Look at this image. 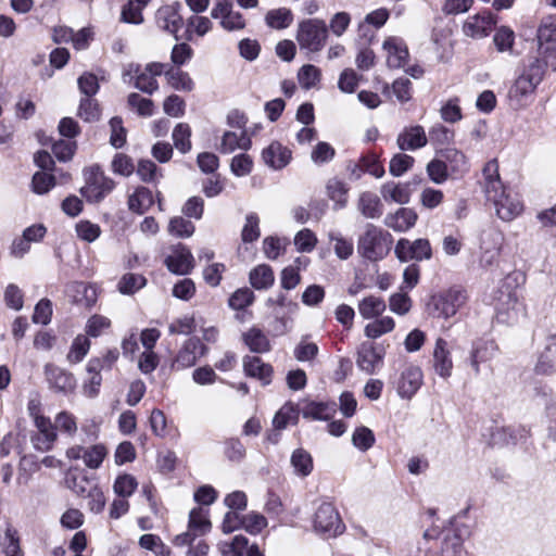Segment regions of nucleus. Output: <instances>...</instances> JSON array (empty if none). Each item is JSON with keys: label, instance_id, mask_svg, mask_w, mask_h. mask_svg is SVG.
<instances>
[{"label": "nucleus", "instance_id": "14", "mask_svg": "<svg viewBox=\"0 0 556 556\" xmlns=\"http://www.w3.org/2000/svg\"><path fill=\"white\" fill-rule=\"evenodd\" d=\"M207 348L200 342L198 338H190L180 348L175 359L173 361L172 368L182 370L192 367L198 358L204 356Z\"/></svg>", "mask_w": 556, "mask_h": 556}, {"label": "nucleus", "instance_id": "45", "mask_svg": "<svg viewBox=\"0 0 556 556\" xmlns=\"http://www.w3.org/2000/svg\"><path fill=\"white\" fill-rule=\"evenodd\" d=\"M194 225L181 216L172 217L167 226L168 233L177 238H189L194 233Z\"/></svg>", "mask_w": 556, "mask_h": 556}, {"label": "nucleus", "instance_id": "42", "mask_svg": "<svg viewBox=\"0 0 556 556\" xmlns=\"http://www.w3.org/2000/svg\"><path fill=\"white\" fill-rule=\"evenodd\" d=\"M458 97L446 100L440 108V116L445 123L455 124L463 119V112Z\"/></svg>", "mask_w": 556, "mask_h": 556}, {"label": "nucleus", "instance_id": "26", "mask_svg": "<svg viewBox=\"0 0 556 556\" xmlns=\"http://www.w3.org/2000/svg\"><path fill=\"white\" fill-rule=\"evenodd\" d=\"M483 189L486 197L497 192L505 186L503 185L498 170V162L496 159L490 160L482 168Z\"/></svg>", "mask_w": 556, "mask_h": 556}, {"label": "nucleus", "instance_id": "61", "mask_svg": "<svg viewBox=\"0 0 556 556\" xmlns=\"http://www.w3.org/2000/svg\"><path fill=\"white\" fill-rule=\"evenodd\" d=\"M291 464L294 470L301 476H307L313 469V460L311 455L304 450H296L291 456Z\"/></svg>", "mask_w": 556, "mask_h": 556}, {"label": "nucleus", "instance_id": "32", "mask_svg": "<svg viewBox=\"0 0 556 556\" xmlns=\"http://www.w3.org/2000/svg\"><path fill=\"white\" fill-rule=\"evenodd\" d=\"M242 338L247 346L254 353H265L270 350L267 336L257 327L250 328Z\"/></svg>", "mask_w": 556, "mask_h": 556}, {"label": "nucleus", "instance_id": "51", "mask_svg": "<svg viewBox=\"0 0 556 556\" xmlns=\"http://www.w3.org/2000/svg\"><path fill=\"white\" fill-rule=\"evenodd\" d=\"M329 240L332 243L336 255L340 260H346L353 254L354 245L352 240L344 238L341 233L330 232Z\"/></svg>", "mask_w": 556, "mask_h": 556}, {"label": "nucleus", "instance_id": "60", "mask_svg": "<svg viewBox=\"0 0 556 556\" xmlns=\"http://www.w3.org/2000/svg\"><path fill=\"white\" fill-rule=\"evenodd\" d=\"M414 161V157L408 154L397 153L390 161L389 172L394 177H401L410 169Z\"/></svg>", "mask_w": 556, "mask_h": 556}, {"label": "nucleus", "instance_id": "4", "mask_svg": "<svg viewBox=\"0 0 556 556\" xmlns=\"http://www.w3.org/2000/svg\"><path fill=\"white\" fill-rule=\"evenodd\" d=\"M392 237L381 228L368 224L358 240V251L368 260L383 258L390 251Z\"/></svg>", "mask_w": 556, "mask_h": 556}, {"label": "nucleus", "instance_id": "29", "mask_svg": "<svg viewBox=\"0 0 556 556\" xmlns=\"http://www.w3.org/2000/svg\"><path fill=\"white\" fill-rule=\"evenodd\" d=\"M243 368L248 376L260 379L264 384L270 382L271 367L268 364H265L260 357H244Z\"/></svg>", "mask_w": 556, "mask_h": 556}, {"label": "nucleus", "instance_id": "36", "mask_svg": "<svg viewBox=\"0 0 556 556\" xmlns=\"http://www.w3.org/2000/svg\"><path fill=\"white\" fill-rule=\"evenodd\" d=\"M384 311V301L375 295L366 296L358 303V313L365 319L379 317Z\"/></svg>", "mask_w": 556, "mask_h": 556}, {"label": "nucleus", "instance_id": "55", "mask_svg": "<svg viewBox=\"0 0 556 556\" xmlns=\"http://www.w3.org/2000/svg\"><path fill=\"white\" fill-rule=\"evenodd\" d=\"M444 201V193L442 190L432 187H426L419 194V202L422 207L427 210H434L439 207Z\"/></svg>", "mask_w": 556, "mask_h": 556}, {"label": "nucleus", "instance_id": "28", "mask_svg": "<svg viewBox=\"0 0 556 556\" xmlns=\"http://www.w3.org/2000/svg\"><path fill=\"white\" fill-rule=\"evenodd\" d=\"M102 368L101 359L92 358L87 365V371L89 374L88 379L83 384V392L88 397H94L99 393V389L102 382L100 370Z\"/></svg>", "mask_w": 556, "mask_h": 556}, {"label": "nucleus", "instance_id": "57", "mask_svg": "<svg viewBox=\"0 0 556 556\" xmlns=\"http://www.w3.org/2000/svg\"><path fill=\"white\" fill-rule=\"evenodd\" d=\"M352 443L357 450L365 452L375 443L372 431L364 426L357 427L352 434Z\"/></svg>", "mask_w": 556, "mask_h": 556}, {"label": "nucleus", "instance_id": "6", "mask_svg": "<svg viewBox=\"0 0 556 556\" xmlns=\"http://www.w3.org/2000/svg\"><path fill=\"white\" fill-rule=\"evenodd\" d=\"M394 253L402 263L428 261L432 257V247L430 241L425 238L415 240L401 238L395 244Z\"/></svg>", "mask_w": 556, "mask_h": 556}, {"label": "nucleus", "instance_id": "50", "mask_svg": "<svg viewBox=\"0 0 556 556\" xmlns=\"http://www.w3.org/2000/svg\"><path fill=\"white\" fill-rule=\"evenodd\" d=\"M443 160L452 174H459L467 170V159L464 153L456 149H447L442 153Z\"/></svg>", "mask_w": 556, "mask_h": 556}, {"label": "nucleus", "instance_id": "20", "mask_svg": "<svg viewBox=\"0 0 556 556\" xmlns=\"http://www.w3.org/2000/svg\"><path fill=\"white\" fill-rule=\"evenodd\" d=\"M382 49L386 52L387 64L392 68L403 67L408 59V50L402 38L388 37L382 43Z\"/></svg>", "mask_w": 556, "mask_h": 556}, {"label": "nucleus", "instance_id": "1", "mask_svg": "<svg viewBox=\"0 0 556 556\" xmlns=\"http://www.w3.org/2000/svg\"><path fill=\"white\" fill-rule=\"evenodd\" d=\"M544 76V65L541 59L533 58L525 66L508 91L509 103L514 109L527 106L533 98L536 87Z\"/></svg>", "mask_w": 556, "mask_h": 556}, {"label": "nucleus", "instance_id": "3", "mask_svg": "<svg viewBox=\"0 0 556 556\" xmlns=\"http://www.w3.org/2000/svg\"><path fill=\"white\" fill-rule=\"evenodd\" d=\"M296 41L301 50L319 52L328 39V28L325 21L308 18L299 23Z\"/></svg>", "mask_w": 556, "mask_h": 556}, {"label": "nucleus", "instance_id": "16", "mask_svg": "<svg viewBox=\"0 0 556 556\" xmlns=\"http://www.w3.org/2000/svg\"><path fill=\"white\" fill-rule=\"evenodd\" d=\"M165 264L173 274L187 275L193 268L194 258L187 247L176 244L170 248Z\"/></svg>", "mask_w": 556, "mask_h": 556}, {"label": "nucleus", "instance_id": "64", "mask_svg": "<svg viewBox=\"0 0 556 556\" xmlns=\"http://www.w3.org/2000/svg\"><path fill=\"white\" fill-rule=\"evenodd\" d=\"M1 547L4 556H23L16 531L11 528L5 530L4 538L1 541Z\"/></svg>", "mask_w": 556, "mask_h": 556}, {"label": "nucleus", "instance_id": "5", "mask_svg": "<svg viewBox=\"0 0 556 556\" xmlns=\"http://www.w3.org/2000/svg\"><path fill=\"white\" fill-rule=\"evenodd\" d=\"M486 198L493 203L497 217L503 222L516 219L525 210L523 202L519 194L507 187L489 194Z\"/></svg>", "mask_w": 556, "mask_h": 556}, {"label": "nucleus", "instance_id": "8", "mask_svg": "<svg viewBox=\"0 0 556 556\" xmlns=\"http://www.w3.org/2000/svg\"><path fill=\"white\" fill-rule=\"evenodd\" d=\"M538 51L545 66L556 70V23H543L536 31Z\"/></svg>", "mask_w": 556, "mask_h": 556}, {"label": "nucleus", "instance_id": "2", "mask_svg": "<svg viewBox=\"0 0 556 556\" xmlns=\"http://www.w3.org/2000/svg\"><path fill=\"white\" fill-rule=\"evenodd\" d=\"M312 527L316 534L327 539L338 538L345 531V523L334 504L329 501L315 503Z\"/></svg>", "mask_w": 556, "mask_h": 556}, {"label": "nucleus", "instance_id": "35", "mask_svg": "<svg viewBox=\"0 0 556 556\" xmlns=\"http://www.w3.org/2000/svg\"><path fill=\"white\" fill-rule=\"evenodd\" d=\"M327 195L334 202V210L345 207L348 203V187L345 184L337 178H331L326 185Z\"/></svg>", "mask_w": 556, "mask_h": 556}, {"label": "nucleus", "instance_id": "18", "mask_svg": "<svg viewBox=\"0 0 556 556\" xmlns=\"http://www.w3.org/2000/svg\"><path fill=\"white\" fill-rule=\"evenodd\" d=\"M46 377L51 389L60 393H71L76 388L75 377L63 368L52 364L46 365Z\"/></svg>", "mask_w": 556, "mask_h": 556}, {"label": "nucleus", "instance_id": "63", "mask_svg": "<svg viewBox=\"0 0 556 556\" xmlns=\"http://www.w3.org/2000/svg\"><path fill=\"white\" fill-rule=\"evenodd\" d=\"M248 539L243 535H236L231 542H224L219 545L223 556H242L248 547Z\"/></svg>", "mask_w": 556, "mask_h": 556}, {"label": "nucleus", "instance_id": "38", "mask_svg": "<svg viewBox=\"0 0 556 556\" xmlns=\"http://www.w3.org/2000/svg\"><path fill=\"white\" fill-rule=\"evenodd\" d=\"M274 281V271L268 265H258L250 273V282L257 290L270 288Z\"/></svg>", "mask_w": 556, "mask_h": 556}, {"label": "nucleus", "instance_id": "24", "mask_svg": "<svg viewBox=\"0 0 556 556\" xmlns=\"http://www.w3.org/2000/svg\"><path fill=\"white\" fill-rule=\"evenodd\" d=\"M433 369L440 377L446 379L452 375L453 361L447 342L439 338L433 350Z\"/></svg>", "mask_w": 556, "mask_h": 556}, {"label": "nucleus", "instance_id": "23", "mask_svg": "<svg viewBox=\"0 0 556 556\" xmlns=\"http://www.w3.org/2000/svg\"><path fill=\"white\" fill-rule=\"evenodd\" d=\"M155 18L157 26L172 35H175L182 26L178 3L161 7Z\"/></svg>", "mask_w": 556, "mask_h": 556}, {"label": "nucleus", "instance_id": "46", "mask_svg": "<svg viewBox=\"0 0 556 556\" xmlns=\"http://www.w3.org/2000/svg\"><path fill=\"white\" fill-rule=\"evenodd\" d=\"M321 72L313 64L303 65L298 72V80L303 89H311L320 81Z\"/></svg>", "mask_w": 556, "mask_h": 556}, {"label": "nucleus", "instance_id": "25", "mask_svg": "<svg viewBox=\"0 0 556 556\" xmlns=\"http://www.w3.org/2000/svg\"><path fill=\"white\" fill-rule=\"evenodd\" d=\"M252 146L251 138L245 129L225 131L220 139L219 151L224 154H230L236 150H249Z\"/></svg>", "mask_w": 556, "mask_h": 556}, {"label": "nucleus", "instance_id": "56", "mask_svg": "<svg viewBox=\"0 0 556 556\" xmlns=\"http://www.w3.org/2000/svg\"><path fill=\"white\" fill-rule=\"evenodd\" d=\"M191 129L188 124L179 123L173 131V140L177 150L186 153L191 149Z\"/></svg>", "mask_w": 556, "mask_h": 556}, {"label": "nucleus", "instance_id": "54", "mask_svg": "<svg viewBox=\"0 0 556 556\" xmlns=\"http://www.w3.org/2000/svg\"><path fill=\"white\" fill-rule=\"evenodd\" d=\"M146 278L139 274H126L118 282V290L123 294H134L146 286Z\"/></svg>", "mask_w": 556, "mask_h": 556}, {"label": "nucleus", "instance_id": "43", "mask_svg": "<svg viewBox=\"0 0 556 556\" xmlns=\"http://www.w3.org/2000/svg\"><path fill=\"white\" fill-rule=\"evenodd\" d=\"M166 79L168 85L178 91H192L194 83L188 73L180 70H172L166 73Z\"/></svg>", "mask_w": 556, "mask_h": 556}, {"label": "nucleus", "instance_id": "58", "mask_svg": "<svg viewBox=\"0 0 556 556\" xmlns=\"http://www.w3.org/2000/svg\"><path fill=\"white\" fill-rule=\"evenodd\" d=\"M111 327L110 318L94 314L86 323L85 331L87 336L97 338L103 334Z\"/></svg>", "mask_w": 556, "mask_h": 556}, {"label": "nucleus", "instance_id": "47", "mask_svg": "<svg viewBox=\"0 0 556 556\" xmlns=\"http://www.w3.org/2000/svg\"><path fill=\"white\" fill-rule=\"evenodd\" d=\"M427 175L430 178V180L437 185L444 184L448 176L450 170L446 162L441 159H433L427 164L426 167Z\"/></svg>", "mask_w": 556, "mask_h": 556}, {"label": "nucleus", "instance_id": "37", "mask_svg": "<svg viewBox=\"0 0 556 556\" xmlns=\"http://www.w3.org/2000/svg\"><path fill=\"white\" fill-rule=\"evenodd\" d=\"M336 413L333 405L319 402H309L302 408V415L304 418L315 420H327L331 418Z\"/></svg>", "mask_w": 556, "mask_h": 556}, {"label": "nucleus", "instance_id": "52", "mask_svg": "<svg viewBox=\"0 0 556 556\" xmlns=\"http://www.w3.org/2000/svg\"><path fill=\"white\" fill-rule=\"evenodd\" d=\"M90 349V341L88 337L84 334H78L70 349L67 354V359L70 363L76 364L79 363L88 353Z\"/></svg>", "mask_w": 556, "mask_h": 556}, {"label": "nucleus", "instance_id": "19", "mask_svg": "<svg viewBox=\"0 0 556 556\" xmlns=\"http://www.w3.org/2000/svg\"><path fill=\"white\" fill-rule=\"evenodd\" d=\"M262 160L274 170L285 168L292 160L291 150L278 141H273L262 151Z\"/></svg>", "mask_w": 556, "mask_h": 556}, {"label": "nucleus", "instance_id": "7", "mask_svg": "<svg viewBox=\"0 0 556 556\" xmlns=\"http://www.w3.org/2000/svg\"><path fill=\"white\" fill-rule=\"evenodd\" d=\"M85 177L86 185L81 188V194L90 202L101 201L114 188L113 180L97 166L88 168Z\"/></svg>", "mask_w": 556, "mask_h": 556}, {"label": "nucleus", "instance_id": "59", "mask_svg": "<svg viewBox=\"0 0 556 556\" xmlns=\"http://www.w3.org/2000/svg\"><path fill=\"white\" fill-rule=\"evenodd\" d=\"M490 357L491 353L488 343H477L473 345L469 355V364L476 375L480 372V364L488 362Z\"/></svg>", "mask_w": 556, "mask_h": 556}, {"label": "nucleus", "instance_id": "40", "mask_svg": "<svg viewBox=\"0 0 556 556\" xmlns=\"http://www.w3.org/2000/svg\"><path fill=\"white\" fill-rule=\"evenodd\" d=\"M441 556H465L463 541L455 530L448 529L445 531Z\"/></svg>", "mask_w": 556, "mask_h": 556}, {"label": "nucleus", "instance_id": "49", "mask_svg": "<svg viewBox=\"0 0 556 556\" xmlns=\"http://www.w3.org/2000/svg\"><path fill=\"white\" fill-rule=\"evenodd\" d=\"M152 194L147 188H138L129 195L128 206L135 212L141 214L152 204Z\"/></svg>", "mask_w": 556, "mask_h": 556}, {"label": "nucleus", "instance_id": "48", "mask_svg": "<svg viewBox=\"0 0 556 556\" xmlns=\"http://www.w3.org/2000/svg\"><path fill=\"white\" fill-rule=\"evenodd\" d=\"M299 413L291 403L285 404L275 415L273 425L276 429H285L289 425L296 424Z\"/></svg>", "mask_w": 556, "mask_h": 556}, {"label": "nucleus", "instance_id": "12", "mask_svg": "<svg viewBox=\"0 0 556 556\" xmlns=\"http://www.w3.org/2000/svg\"><path fill=\"white\" fill-rule=\"evenodd\" d=\"M106 455L108 448L101 443L88 447L73 445L65 451V456L68 460L83 459L85 466L89 469H98Z\"/></svg>", "mask_w": 556, "mask_h": 556}, {"label": "nucleus", "instance_id": "21", "mask_svg": "<svg viewBox=\"0 0 556 556\" xmlns=\"http://www.w3.org/2000/svg\"><path fill=\"white\" fill-rule=\"evenodd\" d=\"M418 220V214L414 208L401 207L387 214L384 225L395 232H407Z\"/></svg>", "mask_w": 556, "mask_h": 556}, {"label": "nucleus", "instance_id": "39", "mask_svg": "<svg viewBox=\"0 0 556 556\" xmlns=\"http://www.w3.org/2000/svg\"><path fill=\"white\" fill-rule=\"evenodd\" d=\"M493 43L500 53L514 52L515 33L508 26H501L493 36Z\"/></svg>", "mask_w": 556, "mask_h": 556}, {"label": "nucleus", "instance_id": "34", "mask_svg": "<svg viewBox=\"0 0 556 556\" xmlns=\"http://www.w3.org/2000/svg\"><path fill=\"white\" fill-rule=\"evenodd\" d=\"M358 210L366 218H378L382 214L381 202L377 194L363 192L358 199Z\"/></svg>", "mask_w": 556, "mask_h": 556}, {"label": "nucleus", "instance_id": "27", "mask_svg": "<svg viewBox=\"0 0 556 556\" xmlns=\"http://www.w3.org/2000/svg\"><path fill=\"white\" fill-rule=\"evenodd\" d=\"M536 370L541 374L556 370V334L546 338L544 350L536 364Z\"/></svg>", "mask_w": 556, "mask_h": 556}, {"label": "nucleus", "instance_id": "15", "mask_svg": "<svg viewBox=\"0 0 556 556\" xmlns=\"http://www.w3.org/2000/svg\"><path fill=\"white\" fill-rule=\"evenodd\" d=\"M466 302L467 295L462 290H448L433 299L434 308L443 318L454 316Z\"/></svg>", "mask_w": 556, "mask_h": 556}, {"label": "nucleus", "instance_id": "17", "mask_svg": "<svg viewBox=\"0 0 556 556\" xmlns=\"http://www.w3.org/2000/svg\"><path fill=\"white\" fill-rule=\"evenodd\" d=\"M428 138L420 125H410L402 129L396 137V144L401 151H415L426 147Z\"/></svg>", "mask_w": 556, "mask_h": 556}, {"label": "nucleus", "instance_id": "22", "mask_svg": "<svg viewBox=\"0 0 556 556\" xmlns=\"http://www.w3.org/2000/svg\"><path fill=\"white\" fill-rule=\"evenodd\" d=\"M66 296L73 302L86 307L94 305L98 299L97 289L85 282L74 281L65 288Z\"/></svg>", "mask_w": 556, "mask_h": 556}, {"label": "nucleus", "instance_id": "31", "mask_svg": "<svg viewBox=\"0 0 556 556\" xmlns=\"http://www.w3.org/2000/svg\"><path fill=\"white\" fill-rule=\"evenodd\" d=\"M381 194L386 201L397 204H406L410 200V190L405 184L387 182L381 188Z\"/></svg>", "mask_w": 556, "mask_h": 556}, {"label": "nucleus", "instance_id": "44", "mask_svg": "<svg viewBox=\"0 0 556 556\" xmlns=\"http://www.w3.org/2000/svg\"><path fill=\"white\" fill-rule=\"evenodd\" d=\"M63 465L62 460L58 459L55 456L47 455L42 457L40 460H37L34 456H24L21 459V467L24 470L37 471L41 468V466L46 468H61Z\"/></svg>", "mask_w": 556, "mask_h": 556}, {"label": "nucleus", "instance_id": "11", "mask_svg": "<svg viewBox=\"0 0 556 556\" xmlns=\"http://www.w3.org/2000/svg\"><path fill=\"white\" fill-rule=\"evenodd\" d=\"M424 383V374L420 367L407 365L400 372L395 381L397 395L403 400H410Z\"/></svg>", "mask_w": 556, "mask_h": 556}, {"label": "nucleus", "instance_id": "9", "mask_svg": "<svg viewBox=\"0 0 556 556\" xmlns=\"http://www.w3.org/2000/svg\"><path fill=\"white\" fill-rule=\"evenodd\" d=\"M384 355L386 348L382 344L363 342L357 350L356 365L362 371L372 375L381 368Z\"/></svg>", "mask_w": 556, "mask_h": 556}, {"label": "nucleus", "instance_id": "30", "mask_svg": "<svg viewBox=\"0 0 556 556\" xmlns=\"http://www.w3.org/2000/svg\"><path fill=\"white\" fill-rule=\"evenodd\" d=\"M293 21L294 16L292 11L285 7L269 10L265 14L266 25L277 30L288 28L293 23Z\"/></svg>", "mask_w": 556, "mask_h": 556}, {"label": "nucleus", "instance_id": "10", "mask_svg": "<svg viewBox=\"0 0 556 556\" xmlns=\"http://www.w3.org/2000/svg\"><path fill=\"white\" fill-rule=\"evenodd\" d=\"M211 16L219 20L220 26L227 31H238L245 28V20L239 11H235L229 0H217L211 11Z\"/></svg>", "mask_w": 556, "mask_h": 556}, {"label": "nucleus", "instance_id": "33", "mask_svg": "<svg viewBox=\"0 0 556 556\" xmlns=\"http://www.w3.org/2000/svg\"><path fill=\"white\" fill-rule=\"evenodd\" d=\"M211 521L208 514L201 507L193 508L189 514V531L192 533V539L197 535H202L211 530Z\"/></svg>", "mask_w": 556, "mask_h": 556}, {"label": "nucleus", "instance_id": "41", "mask_svg": "<svg viewBox=\"0 0 556 556\" xmlns=\"http://www.w3.org/2000/svg\"><path fill=\"white\" fill-rule=\"evenodd\" d=\"M394 320L392 317L384 316L368 323L364 328V333L369 339H377L391 332L394 329Z\"/></svg>", "mask_w": 556, "mask_h": 556}, {"label": "nucleus", "instance_id": "62", "mask_svg": "<svg viewBox=\"0 0 556 556\" xmlns=\"http://www.w3.org/2000/svg\"><path fill=\"white\" fill-rule=\"evenodd\" d=\"M241 527L251 534H258L267 527V520L263 515L252 511L241 518Z\"/></svg>", "mask_w": 556, "mask_h": 556}, {"label": "nucleus", "instance_id": "53", "mask_svg": "<svg viewBox=\"0 0 556 556\" xmlns=\"http://www.w3.org/2000/svg\"><path fill=\"white\" fill-rule=\"evenodd\" d=\"M138 482L131 475L118 476L113 484L114 493L119 497H129L137 489Z\"/></svg>", "mask_w": 556, "mask_h": 556}, {"label": "nucleus", "instance_id": "13", "mask_svg": "<svg viewBox=\"0 0 556 556\" xmlns=\"http://www.w3.org/2000/svg\"><path fill=\"white\" fill-rule=\"evenodd\" d=\"M497 23L496 16L485 10L468 16L463 25V31L467 37L480 39L486 37Z\"/></svg>", "mask_w": 556, "mask_h": 556}]
</instances>
